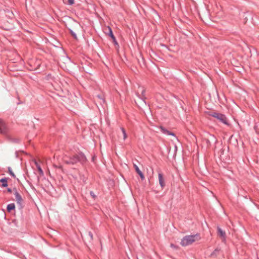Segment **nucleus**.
Masks as SVG:
<instances>
[{
	"instance_id": "obj_1",
	"label": "nucleus",
	"mask_w": 259,
	"mask_h": 259,
	"mask_svg": "<svg viewBox=\"0 0 259 259\" xmlns=\"http://www.w3.org/2000/svg\"><path fill=\"white\" fill-rule=\"evenodd\" d=\"M63 160L66 164L73 165L77 162H80L83 164L87 161V158L84 154L79 153L72 157H68L67 155H65L63 157Z\"/></svg>"
},
{
	"instance_id": "obj_2",
	"label": "nucleus",
	"mask_w": 259,
	"mask_h": 259,
	"mask_svg": "<svg viewBox=\"0 0 259 259\" xmlns=\"http://www.w3.org/2000/svg\"><path fill=\"white\" fill-rule=\"evenodd\" d=\"M200 239V237L199 234L187 235L183 238L181 242V244L183 246H188L195 241L199 240Z\"/></svg>"
},
{
	"instance_id": "obj_3",
	"label": "nucleus",
	"mask_w": 259,
	"mask_h": 259,
	"mask_svg": "<svg viewBox=\"0 0 259 259\" xmlns=\"http://www.w3.org/2000/svg\"><path fill=\"white\" fill-rule=\"evenodd\" d=\"M210 116L216 118L218 119L220 121L223 123L225 124H228L227 121V118L226 116L223 114L217 113V112H213L210 114Z\"/></svg>"
},
{
	"instance_id": "obj_4",
	"label": "nucleus",
	"mask_w": 259,
	"mask_h": 259,
	"mask_svg": "<svg viewBox=\"0 0 259 259\" xmlns=\"http://www.w3.org/2000/svg\"><path fill=\"white\" fill-rule=\"evenodd\" d=\"M8 131L7 127L5 123L0 119V132L2 134H6Z\"/></svg>"
},
{
	"instance_id": "obj_5",
	"label": "nucleus",
	"mask_w": 259,
	"mask_h": 259,
	"mask_svg": "<svg viewBox=\"0 0 259 259\" xmlns=\"http://www.w3.org/2000/svg\"><path fill=\"white\" fill-rule=\"evenodd\" d=\"M139 90L141 91L142 97H140L138 96L139 99L141 102H143L144 104H146L145 100L146 97L145 96V90L142 87H139Z\"/></svg>"
},
{
	"instance_id": "obj_6",
	"label": "nucleus",
	"mask_w": 259,
	"mask_h": 259,
	"mask_svg": "<svg viewBox=\"0 0 259 259\" xmlns=\"http://www.w3.org/2000/svg\"><path fill=\"white\" fill-rule=\"evenodd\" d=\"M133 165L136 171L139 175L141 180H144L145 179V177H144L143 172H142V171L139 169V167L138 166V165L134 163Z\"/></svg>"
},
{
	"instance_id": "obj_7",
	"label": "nucleus",
	"mask_w": 259,
	"mask_h": 259,
	"mask_svg": "<svg viewBox=\"0 0 259 259\" xmlns=\"http://www.w3.org/2000/svg\"><path fill=\"white\" fill-rule=\"evenodd\" d=\"M14 195L15 196L16 200L17 201V203L19 204L20 205H21L23 199L21 196L20 195L19 192L16 190H15Z\"/></svg>"
},
{
	"instance_id": "obj_8",
	"label": "nucleus",
	"mask_w": 259,
	"mask_h": 259,
	"mask_svg": "<svg viewBox=\"0 0 259 259\" xmlns=\"http://www.w3.org/2000/svg\"><path fill=\"white\" fill-rule=\"evenodd\" d=\"M218 233L219 236L222 238L223 241H226V233L220 227L217 228Z\"/></svg>"
},
{
	"instance_id": "obj_9",
	"label": "nucleus",
	"mask_w": 259,
	"mask_h": 259,
	"mask_svg": "<svg viewBox=\"0 0 259 259\" xmlns=\"http://www.w3.org/2000/svg\"><path fill=\"white\" fill-rule=\"evenodd\" d=\"M108 30H109V33L108 35L112 38L113 41L115 46H118V44L116 39L115 37L114 36L112 30L111 28L109 26L108 27Z\"/></svg>"
},
{
	"instance_id": "obj_10",
	"label": "nucleus",
	"mask_w": 259,
	"mask_h": 259,
	"mask_svg": "<svg viewBox=\"0 0 259 259\" xmlns=\"http://www.w3.org/2000/svg\"><path fill=\"white\" fill-rule=\"evenodd\" d=\"M158 177L159 185H160L162 188H163L165 186V183L164 179L163 178L162 174L161 173L159 172L158 175Z\"/></svg>"
},
{
	"instance_id": "obj_11",
	"label": "nucleus",
	"mask_w": 259,
	"mask_h": 259,
	"mask_svg": "<svg viewBox=\"0 0 259 259\" xmlns=\"http://www.w3.org/2000/svg\"><path fill=\"white\" fill-rule=\"evenodd\" d=\"M0 182H2V187H6L8 186L7 179V178H2L0 180Z\"/></svg>"
},
{
	"instance_id": "obj_12",
	"label": "nucleus",
	"mask_w": 259,
	"mask_h": 259,
	"mask_svg": "<svg viewBox=\"0 0 259 259\" xmlns=\"http://www.w3.org/2000/svg\"><path fill=\"white\" fill-rule=\"evenodd\" d=\"M15 208V205L14 203H10L7 205V210L9 212H10L12 210H14Z\"/></svg>"
},
{
	"instance_id": "obj_13",
	"label": "nucleus",
	"mask_w": 259,
	"mask_h": 259,
	"mask_svg": "<svg viewBox=\"0 0 259 259\" xmlns=\"http://www.w3.org/2000/svg\"><path fill=\"white\" fill-rule=\"evenodd\" d=\"M98 99L100 100L99 102L101 104H104L105 103V100L104 97L101 95H98L97 96Z\"/></svg>"
},
{
	"instance_id": "obj_14",
	"label": "nucleus",
	"mask_w": 259,
	"mask_h": 259,
	"mask_svg": "<svg viewBox=\"0 0 259 259\" xmlns=\"http://www.w3.org/2000/svg\"><path fill=\"white\" fill-rule=\"evenodd\" d=\"M160 130H161V132L165 134V135H170V133H171L170 131L167 130L166 128H165L164 127H162L161 126L160 127Z\"/></svg>"
},
{
	"instance_id": "obj_15",
	"label": "nucleus",
	"mask_w": 259,
	"mask_h": 259,
	"mask_svg": "<svg viewBox=\"0 0 259 259\" xmlns=\"http://www.w3.org/2000/svg\"><path fill=\"white\" fill-rule=\"evenodd\" d=\"M120 130H121L122 135H123V140H125L127 138V135L126 133V131H125V129L122 127H120Z\"/></svg>"
},
{
	"instance_id": "obj_16",
	"label": "nucleus",
	"mask_w": 259,
	"mask_h": 259,
	"mask_svg": "<svg viewBox=\"0 0 259 259\" xmlns=\"http://www.w3.org/2000/svg\"><path fill=\"white\" fill-rule=\"evenodd\" d=\"M8 169L9 173L11 176V177H12L13 178H15L16 176L14 174V173L13 172L11 167H8Z\"/></svg>"
},
{
	"instance_id": "obj_17",
	"label": "nucleus",
	"mask_w": 259,
	"mask_h": 259,
	"mask_svg": "<svg viewBox=\"0 0 259 259\" xmlns=\"http://www.w3.org/2000/svg\"><path fill=\"white\" fill-rule=\"evenodd\" d=\"M36 167L39 171V172L40 174V175H44V172L40 167V166L37 163H36Z\"/></svg>"
},
{
	"instance_id": "obj_18",
	"label": "nucleus",
	"mask_w": 259,
	"mask_h": 259,
	"mask_svg": "<svg viewBox=\"0 0 259 259\" xmlns=\"http://www.w3.org/2000/svg\"><path fill=\"white\" fill-rule=\"evenodd\" d=\"M46 78H47V79L48 80H54L55 79V78L51 74H48L47 76H46Z\"/></svg>"
},
{
	"instance_id": "obj_19",
	"label": "nucleus",
	"mask_w": 259,
	"mask_h": 259,
	"mask_svg": "<svg viewBox=\"0 0 259 259\" xmlns=\"http://www.w3.org/2000/svg\"><path fill=\"white\" fill-rule=\"evenodd\" d=\"M69 30L70 33L72 35V36L75 39H76L77 38V36H76V34H75V33L72 30H71V29H69Z\"/></svg>"
},
{
	"instance_id": "obj_20",
	"label": "nucleus",
	"mask_w": 259,
	"mask_h": 259,
	"mask_svg": "<svg viewBox=\"0 0 259 259\" xmlns=\"http://www.w3.org/2000/svg\"><path fill=\"white\" fill-rule=\"evenodd\" d=\"M211 140V141H213L214 142H215L217 141L215 137L212 135H210V140Z\"/></svg>"
},
{
	"instance_id": "obj_21",
	"label": "nucleus",
	"mask_w": 259,
	"mask_h": 259,
	"mask_svg": "<svg viewBox=\"0 0 259 259\" xmlns=\"http://www.w3.org/2000/svg\"><path fill=\"white\" fill-rule=\"evenodd\" d=\"M218 251H219V249H215L214 251L211 253V256H215L216 253Z\"/></svg>"
},
{
	"instance_id": "obj_22",
	"label": "nucleus",
	"mask_w": 259,
	"mask_h": 259,
	"mask_svg": "<svg viewBox=\"0 0 259 259\" xmlns=\"http://www.w3.org/2000/svg\"><path fill=\"white\" fill-rule=\"evenodd\" d=\"M74 3V0H68V3L69 5H72Z\"/></svg>"
},
{
	"instance_id": "obj_23",
	"label": "nucleus",
	"mask_w": 259,
	"mask_h": 259,
	"mask_svg": "<svg viewBox=\"0 0 259 259\" xmlns=\"http://www.w3.org/2000/svg\"><path fill=\"white\" fill-rule=\"evenodd\" d=\"M89 235L90 236V238L91 239H93V234L91 232H89Z\"/></svg>"
},
{
	"instance_id": "obj_24",
	"label": "nucleus",
	"mask_w": 259,
	"mask_h": 259,
	"mask_svg": "<svg viewBox=\"0 0 259 259\" xmlns=\"http://www.w3.org/2000/svg\"><path fill=\"white\" fill-rule=\"evenodd\" d=\"M174 148H175V153H176L178 150V147L176 145H175Z\"/></svg>"
},
{
	"instance_id": "obj_25",
	"label": "nucleus",
	"mask_w": 259,
	"mask_h": 259,
	"mask_svg": "<svg viewBox=\"0 0 259 259\" xmlns=\"http://www.w3.org/2000/svg\"><path fill=\"white\" fill-rule=\"evenodd\" d=\"M170 135V136H174V137H176V135H175V134L174 133H171H171H170V135Z\"/></svg>"
},
{
	"instance_id": "obj_26",
	"label": "nucleus",
	"mask_w": 259,
	"mask_h": 259,
	"mask_svg": "<svg viewBox=\"0 0 259 259\" xmlns=\"http://www.w3.org/2000/svg\"><path fill=\"white\" fill-rule=\"evenodd\" d=\"M7 191L10 193L12 192V189L11 188H8Z\"/></svg>"
},
{
	"instance_id": "obj_27",
	"label": "nucleus",
	"mask_w": 259,
	"mask_h": 259,
	"mask_svg": "<svg viewBox=\"0 0 259 259\" xmlns=\"http://www.w3.org/2000/svg\"><path fill=\"white\" fill-rule=\"evenodd\" d=\"M91 193V195L92 196H93V197H94L95 196V195L93 194V192H91V193Z\"/></svg>"
},
{
	"instance_id": "obj_28",
	"label": "nucleus",
	"mask_w": 259,
	"mask_h": 259,
	"mask_svg": "<svg viewBox=\"0 0 259 259\" xmlns=\"http://www.w3.org/2000/svg\"><path fill=\"white\" fill-rule=\"evenodd\" d=\"M207 142L208 143H210L209 140H207Z\"/></svg>"
}]
</instances>
